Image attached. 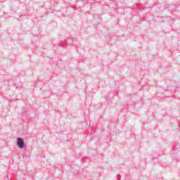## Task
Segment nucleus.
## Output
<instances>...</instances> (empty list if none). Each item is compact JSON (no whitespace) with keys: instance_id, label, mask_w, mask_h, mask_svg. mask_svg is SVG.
Masks as SVG:
<instances>
[{"instance_id":"f03ea898","label":"nucleus","mask_w":180,"mask_h":180,"mask_svg":"<svg viewBox=\"0 0 180 180\" xmlns=\"http://www.w3.org/2000/svg\"><path fill=\"white\" fill-rule=\"evenodd\" d=\"M0 26H1V24H0Z\"/></svg>"},{"instance_id":"f257e3e1","label":"nucleus","mask_w":180,"mask_h":180,"mask_svg":"<svg viewBox=\"0 0 180 180\" xmlns=\"http://www.w3.org/2000/svg\"><path fill=\"white\" fill-rule=\"evenodd\" d=\"M17 146L18 147H19V148H25V141L23 140V139L18 137L17 139Z\"/></svg>"}]
</instances>
